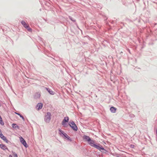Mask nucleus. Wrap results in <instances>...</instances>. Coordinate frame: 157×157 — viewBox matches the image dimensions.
<instances>
[{"label":"nucleus","mask_w":157,"mask_h":157,"mask_svg":"<svg viewBox=\"0 0 157 157\" xmlns=\"http://www.w3.org/2000/svg\"><path fill=\"white\" fill-rule=\"evenodd\" d=\"M82 138L84 140L87 142L88 144L91 146L95 148L103 154H109L108 151L105 149L104 147L100 144L95 143V141L92 140L89 136L84 135L83 136Z\"/></svg>","instance_id":"nucleus-1"},{"label":"nucleus","mask_w":157,"mask_h":157,"mask_svg":"<svg viewBox=\"0 0 157 157\" xmlns=\"http://www.w3.org/2000/svg\"><path fill=\"white\" fill-rule=\"evenodd\" d=\"M59 134L62 137H63V138L66 139L67 140L70 141V142L72 141V140L71 138L65 132L61 129H59Z\"/></svg>","instance_id":"nucleus-2"},{"label":"nucleus","mask_w":157,"mask_h":157,"mask_svg":"<svg viewBox=\"0 0 157 157\" xmlns=\"http://www.w3.org/2000/svg\"><path fill=\"white\" fill-rule=\"evenodd\" d=\"M68 125L75 132H76L78 130V128L74 121L72 120H71L68 122Z\"/></svg>","instance_id":"nucleus-3"},{"label":"nucleus","mask_w":157,"mask_h":157,"mask_svg":"<svg viewBox=\"0 0 157 157\" xmlns=\"http://www.w3.org/2000/svg\"><path fill=\"white\" fill-rule=\"evenodd\" d=\"M51 118V114L50 112H48L45 115L44 117V121L46 123H49L50 121Z\"/></svg>","instance_id":"nucleus-4"},{"label":"nucleus","mask_w":157,"mask_h":157,"mask_svg":"<svg viewBox=\"0 0 157 157\" xmlns=\"http://www.w3.org/2000/svg\"><path fill=\"white\" fill-rule=\"evenodd\" d=\"M69 121V118L67 116L65 117L62 122V124L64 127H67L68 126L67 123Z\"/></svg>","instance_id":"nucleus-5"},{"label":"nucleus","mask_w":157,"mask_h":157,"mask_svg":"<svg viewBox=\"0 0 157 157\" xmlns=\"http://www.w3.org/2000/svg\"><path fill=\"white\" fill-rule=\"evenodd\" d=\"M20 140L21 143L25 148H27L28 147V145L25 140L21 136L20 137Z\"/></svg>","instance_id":"nucleus-6"},{"label":"nucleus","mask_w":157,"mask_h":157,"mask_svg":"<svg viewBox=\"0 0 157 157\" xmlns=\"http://www.w3.org/2000/svg\"><path fill=\"white\" fill-rule=\"evenodd\" d=\"M43 105L42 103H39L36 105V108L37 110H39L42 108Z\"/></svg>","instance_id":"nucleus-7"},{"label":"nucleus","mask_w":157,"mask_h":157,"mask_svg":"<svg viewBox=\"0 0 157 157\" xmlns=\"http://www.w3.org/2000/svg\"><path fill=\"white\" fill-rule=\"evenodd\" d=\"M45 89L51 95H53L55 94V92L49 88L45 87Z\"/></svg>","instance_id":"nucleus-8"},{"label":"nucleus","mask_w":157,"mask_h":157,"mask_svg":"<svg viewBox=\"0 0 157 157\" xmlns=\"http://www.w3.org/2000/svg\"><path fill=\"white\" fill-rule=\"evenodd\" d=\"M0 148L3 150H7L8 151L9 150L6 146L4 144H0Z\"/></svg>","instance_id":"nucleus-9"},{"label":"nucleus","mask_w":157,"mask_h":157,"mask_svg":"<svg viewBox=\"0 0 157 157\" xmlns=\"http://www.w3.org/2000/svg\"><path fill=\"white\" fill-rule=\"evenodd\" d=\"M117 108L113 106H112L110 108V110L111 112L112 113H115L116 111Z\"/></svg>","instance_id":"nucleus-10"},{"label":"nucleus","mask_w":157,"mask_h":157,"mask_svg":"<svg viewBox=\"0 0 157 157\" xmlns=\"http://www.w3.org/2000/svg\"><path fill=\"white\" fill-rule=\"evenodd\" d=\"M40 93L38 92L36 93L35 95H34V97L35 99H38L40 98Z\"/></svg>","instance_id":"nucleus-11"},{"label":"nucleus","mask_w":157,"mask_h":157,"mask_svg":"<svg viewBox=\"0 0 157 157\" xmlns=\"http://www.w3.org/2000/svg\"><path fill=\"white\" fill-rule=\"evenodd\" d=\"M12 126L13 128L17 129H19V127L16 124L13 123L12 124Z\"/></svg>","instance_id":"nucleus-12"},{"label":"nucleus","mask_w":157,"mask_h":157,"mask_svg":"<svg viewBox=\"0 0 157 157\" xmlns=\"http://www.w3.org/2000/svg\"><path fill=\"white\" fill-rule=\"evenodd\" d=\"M110 80L113 81L114 83H115L116 82V80L115 79V77L114 75H111L110 76Z\"/></svg>","instance_id":"nucleus-13"},{"label":"nucleus","mask_w":157,"mask_h":157,"mask_svg":"<svg viewBox=\"0 0 157 157\" xmlns=\"http://www.w3.org/2000/svg\"><path fill=\"white\" fill-rule=\"evenodd\" d=\"M21 23L25 28H26V26H27L28 25L23 20H22L21 21Z\"/></svg>","instance_id":"nucleus-14"},{"label":"nucleus","mask_w":157,"mask_h":157,"mask_svg":"<svg viewBox=\"0 0 157 157\" xmlns=\"http://www.w3.org/2000/svg\"><path fill=\"white\" fill-rule=\"evenodd\" d=\"M0 137L6 143L7 141L8 140L7 139L6 137L4 136L3 135H2Z\"/></svg>","instance_id":"nucleus-15"},{"label":"nucleus","mask_w":157,"mask_h":157,"mask_svg":"<svg viewBox=\"0 0 157 157\" xmlns=\"http://www.w3.org/2000/svg\"><path fill=\"white\" fill-rule=\"evenodd\" d=\"M15 113L16 114H17V115H18V116H20V117L23 120V121H25V119L24 117L21 114H20L19 113H16V112Z\"/></svg>","instance_id":"nucleus-16"},{"label":"nucleus","mask_w":157,"mask_h":157,"mask_svg":"<svg viewBox=\"0 0 157 157\" xmlns=\"http://www.w3.org/2000/svg\"><path fill=\"white\" fill-rule=\"evenodd\" d=\"M29 32H31L32 29L28 25L27 26H26L25 28Z\"/></svg>","instance_id":"nucleus-17"},{"label":"nucleus","mask_w":157,"mask_h":157,"mask_svg":"<svg viewBox=\"0 0 157 157\" xmlns=\"http://www.w3.org/2000/svg\"><path fill=\"white\" fill-rule=\"evenodd\" d=\"M0 124L2 125H4V123L2 120V118L1 116H0Z\"/></svg>","instance_id":"nucleus-18"},{"label":"nucleus","mask_w":157,"mask_h":157,"mask_svg":"<svg viewBox=\"0 0 157 157\" xmlns=\"http://www.w3.org/2000/svg\"><path fill=\"white\" fill-rule=\"evenodd\" d=\"M6 143H7L8 144L11 146H13L14 145V144L13 143H12L10 141H9L8 140L6 142Z\"/></svg>","instance_id":"nucleus-19"},{"label":"nucleus","mask_w":157,"mask_h":157,"mask_svg":"<svg viewBox=\"0 0 157 157\" xmlns=\"http://www.w3.org/2000/svg\"><path fill=\"white\" fill-rule=\"evenodd\" d=\"M68 17H69V19L70 20H71L72 21L74 22H76L75 19H73L71 16H69Z\"/></svg>","instance_id":"nucleus-20"},{"label":"nucleus","mask_w":157,"mask_h":157,"mask_svg":"<svg viewBox=\"0 0 157 157\" xmlns=\"http://www.w3.org/2000/svg\"><path fill=\"white\" fill-rule=\"evenodd\" d=\"M12 152L13 153V154L14 157H18L16 153L13 152V151H12Z\"/></svg>","instance_id":"nucleus-21"},{"label":"nucleus","mask_w":157,"mask_h":157,"mask_svg":"<svg viewBox=\"0 0 157 157\" xmlns=\"http://www.w3.org/2000/svg\"><path fill=\"white\" fill-rule=\"evenodd\" d=\"M154 33L155 34V37H157V29L154 31Z\"/></svg>","instance_id":"nucleus-22"},{"label":"nucleus","mask_w":157,"mask_h":157,"mask_svg":"<svg viewBox=\"0 0 157 157\" xmlns=\"http://www.w3.org/2000/svg\"><path fill=\"white\" fill-rule=\"evenodd\" d=\"M130 147L131 148H134L135 147V145L134 144H131L130 145Z\"/></svg>","instance_id":"nucleus-23"},{"label":"nucleus","mask_w":157,"mask_h":157,"mask_svg":"<svg viewBox=\"0 0 157 157\" xmlns=\"http://www.w3.org/2000/svg\"><path fill=\"white\" fill-rule=\"evenodd\" d=\"M39 39L44 44V42H43V39L41 38V37H40L39 38Z\"/></svg>","instance_id":"nucleus-24"},{"label":"nucleus","mask_w":157,"mask_h":157,"mask_svg":"<svg viewBox=\"0 0 157 157\" xmlns=\"http://www.w3.org/2000/svg\"><path fill=\"white\" fill-rule=\"evenodd\" d=\"M2 135H3V134L2 133L1 130L0 129V137H1Z\"/></svg>","instance_id":"nucleus-25"},{"label":"nucleus","mask_w":157,"mask_h":157,"mask_svg":"<svg viewBox=\"0 0 157 157\" xmlns=\"http://www.w3.org/2000/svg\"><path fill=\"white\" fill-rule=\"evenodd\" d=\"M123 5H125V6L127 5V4L126 3L123 2Z\"/></svg>","instance_id":"nucleus-26"},{"label":"nucleus","mask_w":157,"mask_h":157,"mask_svg":"<svg viewBox=\"0 0 157 157\" xmlns=\"http://www.w3.org/2000/svg\"><path fill=\"white\" fill-rule=\"evenodd\" d=\"M127 50H128V51L129 52V53H131L130 50H129V49H127Z\"/></svg>","instance_id":"nucleus-27"},{"label":"nucleus","mask_w":157,"mask_h":157,"mask_svg":"<svg viewBox=\"0 0 157 157\" xmlns=\"http://www.w3.org/2000/svg\"><path fill=\"white\" fill-rule=\"evenodd\" d=\"M156 140H157V129H156Z\"/></svg>","instance_id":"nucleus-28"},{"label":"nucleus","mask_w":157,"mask_h":157,"mask_svg":"<svg viewBox=\"0 0 157 157\" xmlns=\"http://www.w3.org/2000/svg\"><path fill=\"white\" fill-rule=\"evenodd\" d=\"M123 53V52H120V54L121 55H122V54Z\"/></svg>","instance_id":"nucleus-29"},{"label":"nucleus","mask_w":157,"mask_h":157,"mask_svg":"<svg viewBox=\"0 0 157 157\" xmlns=\"http://www.w3.org/2000/svg\"><path fill=\"white\" fill-rule=\"evenodd\" d=\"M9 157H13L12 155H9Z\"/></svg>","instance_id":"nucleus-30"},{"label":"nucleus","mask_w":157,"mask_h":157,"mask_svg":"<svg viewBox=\"0 0 157 157\" xmlns=\"http://www.w3.org/2000/svg\"><path fill=\"white\" fill-rule=\"evenodd\" d=\"M157 25V23H155L154 24V25Z\"/></svg>","instance_id":"nucleus-31"},{"label":"nucleus","mask_w":157,"mask_h":157,"mask_svg":"<svg viewBox=\"0 0 157 157\" xmlns=\"http://www.w3.org/2000/svg\"><path fill=\"white\" fill-rule=\"evenodd\" d=\"M75 25H77V23L76 22L75 23Z\"/></svg>","instance_id":"nucleus-32"},{"label":"nucleus","mask_w":157,"mask_h":157,"mask_svg":"<svg viewBox=\"0 0 157 157\" xmlns=\"http://www.w3.org/2000/svg\"><path fill=\"white\" fill-rule=\"evenodd\" d=\"M12 43L13 45V41H12Z\"/></svg>","instance_id":"nucleus-33"},{"label":"nucleus","mask_w":157,"mask_h":157,"mask_svg":"<svg viewBox=\"0 0 157 157\" xmlns=\"http://www.w3.org/2000/svg\"><path fill=\"white\" fill-rule=\"evenodd\" d=\"M135 61H136V59H135Z\"/></svg>","instance_id":"nucleus-34"},{"label":"nucleus","mask_w":157,"mask_h":157,"mask_svg":"<svg viewBox=\"0 0 157 157\" xmlns=\"http://www.w3.org/2000/svg\"><path fill=\"white\" fill-rule=\"evenodd\" d=\"M40 11H41V9H40Z\"/></svg>","instance_id":"nucleus-35"},{"label":"nucleus","mask_w":157,"mask_h":157,"mask_svg":"<svg viewBox=\"0 0 157 157\" xmlns=\"http://www.w3.org/2000/svg\"><path fill=\"white\" fill-rule=\"evenodd\" d=\"M105 41L107 42V40H105Z\"/></svg>","instance_id":"nucleus-36"}]
</instances>
